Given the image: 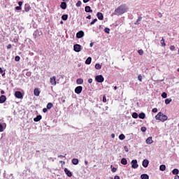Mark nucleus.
I'll return each mask as SVG.
<instances>
[{
  "mask_svg": "<svg viewBox=\"0 0 179 179\" xmlns=\"http://www.w3.org/2000/svg\"><path fill=\"white\" fill-rule=\"evenodd\" d=\"M145 142L148 145H151V143H153V139L152 138V137H148L146 139Z\"/></svg>",
  "mask_w": 179,
  "mask_h": 179,
  "instance_id": "17",
  "label": "nucleus"
},
{
  "mask_svg": "<svg viewBox=\"0 0 179 179\" xmlns=\"http://www.w3.org/2000/svg\"><path fill=\"white\" fill-rule=\"evenodd\" d=\"M96 82H98V83H103L104 82V77H103L102 75H99L95 77Z\"/></svg>",
  "mask_w": 179,
  "mask_h": 179,
  "instance_id": "3",
  "label": "nucleus"
},
{
  "mask_svg": "<svg viewBox=\"0 0 179 179\" xmlns=\"http://www.w3.org/2000/svg\"><path fill=\"white\" fill-rule=\"evenodd\" d=\"M82 90H83V87L82 86L76 87L75 89V93L80 94L82 93Z\"/></svg>",
  "mask_w": 179,
  "mask_h": 179,
  "instance_id": "7",
  "label": "nucleus"
},
{
  "mask_svg": "<svg viewBox=\"0 0 179 179\" xmlns=\"http://www.w3.org/2000/svg\"><path fill=\"white\" fill-rule=\"evenodd\" d=\"M18 5H19V6L22 7V5H23V2L22 1H19Z\"/></svg>",
  "mask_w": 179,
  "mask_h": 179,
  "instance_id": "53",
  "label": "nucleus"
},
{
  "mask_svg": "<svg viewBox=\"0 0 179 179\" xmlns=\"http://www.w3.org/2000/svg\"><path fill=\"white\" fill-rule=\"evenodd\" d=\"M96 16H97L99 20H103V19H104V16L103 15L102 13L98 12L96 13Z\"/></svg>",
  "mask_w": 179,
  "mask_h": 179,
  "instance_id": "11",
  "label": "nucleus"
},
{
  "mask_svg": "<svg viewBox=\"0 0 179 179\" xmlns=\"http://www.w3.org/2000/svg\"><path fill=\"white\" fill-rule=\"evenodd\" d=\"M77 85H82L83 83V80L82 78H78L76 80Z\"/></svg>",
  "mask_w": 179,
  "mask_h": 179,
  "instance_id": "24",
  "label": "nucleus"
},
{
  "mask_svg": "<svg viewBox=\"0 0 179 179\" xmlns=\"http://www.w3.org/2000/svg\"><path fill=\"white\" fill-rule=\"evenodd\" d=\"M170 50H171V51H174V50H176V46H174V45H171Z\"/></svg>",
  "mask_w": 179,
  "mask_h": 179,
  "instance_id": "45",
  "label": "nucleus"
},
{
  "mask_svg": "<svg viewBox=\"0 0 179 179\" xmlns=\"http://www.w3.org/2000/svg\"><path fill=\"white\" fill-rule=\"evenodd\" d=\"M31 9V7L29 4L26 3L24 5V12H29Z\"/></svg>",
  "mask_w": 179,
  "mask_h": 179,
  "instance_id": "14",
  "label": "nucleus"
},
{
  "mask_svg": "<svg viewBox=\"0 0 179 179\" xmlns=\"http://www.w3.org/2000/svg\"><path fill=\"white\" fill-rule=\"evenodd\" d=\"M86 19H92V15H89L88 16L86 17Z\"/></svg>",
  "mask_w": 179,
  "mask_h": 179,
  "instance_id": "56",
  "label": "nucleus"
},
{
  "mask_svg": "<svg viewBox=\"0 0 179 179\" xmlns=\"http://www.w3.org/2000/svg\"><path fill=\"white\" fill-rule=\"evenodd\" d=\"M43 113H47L48 110H47V108H45L43 109Z\"/></svg>",
  "mask_w": 179,
  "mask_h": 179,
  "instance_id": "57",
  "label": "nucleus"
},
{
  "mask_svg": "<svg viewBox=\"0 0 179 179\" xmlns=\"http://www.w3.org/2000/svg\"><path fill=\"white\" fill-rule=\"evenodd\" d=\"M73 164H74L75 166H76L77 164H79V159H76V158H73L71 160Z\"/></svg>",
  "mask_w": 179,
  "mask_h": 179,
  "instance_id": "19",
  "label": "nucleus"
},
{
  "mask_svg": "<svg viewBox=\"0 0 179 179\" xmlns=\"http://www.w3.org/2000/svg\"><path fill=\"white\" fill-rule=\"evenodd\" d=\"M104 31L107 33V34H110V28H105Z\"/></svg>",
  "mask_w": 179,
  "mask_h": 179,
  "instance_id": "38",
  "label": "nucleus"
},
{
  "mask_svg": "<svg viewBox=\"0 0 179 179\" xmlns=\"http://www.w3.org/2000/svg\"><path fill=\"white\" fill-rule=\"evenodd\" d=\"M85 64L87 65H90V64H92V57H88L85 61Z\"/></svg>",
  "mask_w": 179,
  "mask_h": 179,
  "instance_id": "23",
  "label": "nucleus"
},
{
  "mask_svg": "<svg viewBox=\"0 0 179 179\" xmlns=\"http://www.w3.org/2000/svg\"><path fill=\"white\" fill-rule=\"evenodd\" d=\"M138 52L139 55H143V50L142 49L138 50Z\"/></svg>",
  "mask_w": 179,
  "mask_h": 179,
  "instance_id": "42",
  "label": "nucleus"
},
{
  "mask_svg": "<svg viewBox=\"0 0 179 179\" xmlns=\"http://www.w3.org/2000/svg\"><path fill=\"white\" fill-rule=\"evenodd\" d=\"M93 43H91L90 44V47H93Z\"/></svg>",
  "mask_w": 179,
  "mask_h": 179,
  "instance_id": "63",
  "label": "nucleus"
},
{
  "mask_svg": "<svg viewBox=\"0 0 179 179\" xmlns=\"http://www.w3.org/2000/svg\"><path fill=\"white\" fill-rule=\"evenodd\" d=\"M161 45H162V47H166V43L164 42V38H163L161 40Z\"/></svg>",
  "mask_w": 179,
  "mask_h": 179,
  "instance_id": "34",
  "label": "nucleus"
},
{
  "mask_svg": "<svg viewBox=\"0 0 179 179\" xmlns=\"http://www.w3.org/2000/svg\"><path fill=\"white\" fill-rule=\"evenodd\" d=\"M124 150H125V152H129V149H128V147H127V146H124Z\"/></svg>",
  "mask_w": 179,
  "mask_h": 179,
  "instance_id": "55",
  "label": "nucleus"
},
{
  "mask_svg": "<svg viewBox=\"0 0 179 179\" xmlns=\"http://www.w3.org/2000/svg\"><path fill=\"white\" fill-rule=\"evenodd\" d=\"M178 173H179V171H178V169H173V170L172 171V173H173L174 176H177V174H178Z\"/></svg>",
  "mask_w": 179,
  "mask_h": 179,
  "instance_id": "27",
  "label": "nucleus"
},
{
  "mask_svg": "<svg viewBox=\"0 0 179 179\" xmlns=\"http://www.w3.org/2000/svg\"><path fill=\"white\" fill-rule=\"evenodd\" d=\"M141 179H149V176L148 174H142L141 176Z\"/></svg>",
  "mask_w": 179,
  "mask_h": 179,
  "instance_id": "25",
  "label": "nucleus"
},
{
  "mask_svg": "<svg viewBox=\"0 0 179 179\" xmlns=\"http://www.w3.org/2000/svg\"><path fill=\"white\" fill-rule=\"evenodd\" d=\"M34 96H40V90H38V88H35L34 90Z\"/></svg>",
  "mask_w": 179,
  "mask_h": 179,
  "instance_id": "16",
  "label": "nucleus"
},
{
  "mask_svg": "<svg viewBox=\"0 0 179 179\" xmlns=\"http://www.w3.org/2000/svg\"><path fill=\"white\" fill-rule=\"evenodd\" d=\"M50 83L52 86H55L57 85V78L55 76H52L50 79Z\"/></svg>",
  "mask_w": 179,
  "mask_h": 179,
  "instance_id": "6",
  "label": "nucleus"
},
{
  "mask_svg": "<svg viewBox=\"0 0 179 179\" xmlns=\"http://www.w3.org/2000/svg\"><path fill=\"white\" fill-rule=\"evenodd\" d=\"M1 94H5V91L1 90Z\"/></svg>",
  "mask_w": 179,
  "mask_h": 179,
  "instance_id": "62",
  "label": "nucleus"
},
{
  "mask_svg": "<svg viewBox=\"0 0 179 179\" xmlns=\"http://www.w3.org/2000/svg\"><path fill=\"white\" fill-rule=\"evenodd\" d=\"M115 171H117V168H114V167H113V168L112 169V172H113V173H115Z\"/></svg>",
  "mask_w": 179,
  "mask_h": 179,
  "instance_id": "51",
  "label": "nucleus"
},
{
  "mask_svg": "<svg viewBox=\"0 0 179 179\" xmlns=\"http://www.w3.org/2000/svg\"><path fill=\"white\" fill-rule=\"evenodd\" d=\"M174 179H179V176L178 175H176L174 178Z\"/></svg>",
  "mask_w": 179,
  "mask_h": 179,
  "instance_id": "61",
  "label": "nucleus"
},
{
  "mask_svg": "<svg viewBox=\"0 0 179 179\" xmlns=\"http://www.w3.org/2000/svg\"><path fill=\"white\" fill-rule=\"evenodd\" d=\"M42 117L41 115H37L35 118H34V121L35 122H38V121H40L41 120Z\"/></svg>",
  "mask_w": 179,
  "mask_h": 179,
  "instance_id": "20",
  "label": "nucleus"
},
{
  "mask_svg": "<svg viewBox=\"0 0 179 179\" xmlns=\"http://www.w3.org/2000/svg\"><path fill=\"white\" fill-rule=\"evenodd\" d=\"M142 20V17H138V18L137 19L136 22L134 23V24H139V22H141Z\"/></svg>",
  "mask_w": 179,
  "mask_h": 179,
  "instance_id": "31",
  "label": "nucleus"
},
{
  "mask_svg": "<svg viewBox=\"0 0 179 179\" xmlns=\"http://www.w3.org/2000/svg\"><path fill=\"white\" fill-rule=\"evenodd\" d=\"M0 132H3V126L2 124H0Z\"/></svg>",
  "mask_w": 179,
  "mask_h": 179,
  "instance_id": "43",
  "label": "nucleus"
},
{
  "mask_svg": "<svg viewBox=\"0 0 179 179\" xmlns=\"http://www.w3.org/2000/svg\"><path fill=\"white\" fill-rule=\"evenodd\" d=\"M62 20H68V15L65 14L62 16Z\"/></svg>",
  "mask_w": 179,
  "mask_h": 179,
  "instance_id": "32",
  "label": "nucleus"
},
{
  "mask_svg": "<svg viewBox=\"0 0 179 179\" xmlns=\"http://www.w3.org/2000/svg\"><path fill=\"white\" fill-rule=\"evenodd\" d=\"M152 113H157V108H154L152 109Z\"/></svg>",
  "mask_w": 179,
  "mask_h": 179,
  "instance_id": "49",
  "label": "nucleus"
},
{
  "mask_svg": "<svg viewBox=\"0 0 179 179\" xmlns=\"http://www.w3.org/2000/svg\"><path fill=\"white\" fill-rule=\"evenodd\" d=\"M96 22H97V18L94 19L91 22H90V26H93V24H94V23H96Z\"/></svg>",
  "mask_w": 179,
  "mask_h": 179,
  "instance_id": "36",
  "label": "nucleus"
},
{
  "mask_svg": "<svg viewBox=\"0 0 179 179\" xmlns=\"http://www.w3.org/2000/svg\"><path fill=\"white\" fill-rule=\"evenodd\" d=\"M141 131L142 132H146V127H142L141 128Z\"/></svg>",
  "mask_w": 179,
  "mask_h": 179,
  "instance_id": "41",
  "label": "nucleus"
},
{
  "mask_svg": "<svg viewBox=\"0 0 179 179\" xmlns=\"http://www.w3.org/2000/svg\"><path fill=\"white\" fill-rule=\"evenodd\" d=\"M15 10H22V7H20V6H16Z\"/></svg>",
  "mask_w": 179,
  "mask_h": 179,
  "instance_id": "46",
  "label": "nucleus"
},
{
  "mask_svg": "<svg viewBox=\"0 0 179 179\" xmlns=\"http://www.w3.org/2000/svg\"><path fill=\"white\" fill-rule=\"evenodd\" d=\"M15 61H16V62H19V61H20V56H16L15 57Z\"/></svg>",
  "mask_w": 179,
  "mask_h": 179,
  "instance_id": "39",
  "label": "nucleus"
},
{
  "mask_svg": "<svg viewBox=\"0 0 179 179\" xmlns=\"http://www.w3.org/2000/svg\"><path fill=\"white\" fill-rule=\"evenodd\" d=\"M85 12H87V13H93V10H92V8H90V6H85Z\"/></svg>",
  "mask_w": 179,
  "mask_h": 179,
  "instance_id": "12",
  "label": "nucleus"
},
{
  "mask_svg": "<svg viewBox=\"0 0 179 179\" xmlns=\"http://www.w3.org/2000/svg\"><path fill=\"white\" fill-rule=\"evenodd\" d=\"M93 83V79L90 78L88 79V83Z\"/></svg>",
  "mask_w": 179,
  "mask_h": 179,
  "instance_id": "52",
  "label": "nucleus"
},
{
  "mask_svg": "<svg viewBox=\"0 0 179 179\" xmlns=\"http://www.w3.org/2000/svg\"><path fill=\"white\" fill-rule=\"evenodd\" d=\"M138 79L139 82H142V76H141V75H139V76H138Z\"/></svg>",
  "mask_w": 179,
  "mask_h": 179,
  "instance_id": "48",
  "label": "nucleus"
},
{
  "mask_svg": "<svg viewBox=\"0 0 179 179\" xmlns=\"http://www.w3.org/2000/svg\"><path fill=\"white\" fill-rule=\"evenodd\" d=\"M6 101V96L5 95H1L0 96V104H3Z\"/></svg>",
  "mask_w": 179,
  "mask_h": 179,
  "instance_id": "10",
  "label": "nucleus"
},
{
  "mask_svg": "<svg viewBox=\"0 0 179 179\" xmlns=\"http://www.w3.org/2000/svg\"><path fill=\"white\" fill-rule=\"evenodd\" d=\"M34 38H38V34H37V32L34 33Z\"/></svg>",
  "mask_w": 179,
  "mask_h": 179,
  "instance_id": "44",
  "label": "nucleus"
},
{
  "mask_svg": "<svg viewBox=\"0 0 179 179\" xmlns=\"http://www.w3.org/2000/svg\"><path fill=\"white\" fill-rule=\"evenodd\" d=\"M89 1H90V0H83V2H84V3H87V2H89Z\"/></svg>",
  "mask_w": 179,
  "mask_h": 179,
  "instance_id": "58",
  "label": "nucleus"
},
{
  "mask_svg": "<svg viewBox=\"0 0 179 179\" xmlns=\"http://www.w3.org/2000/svg\"><path fill=\"white\" fill-rule=\"evenodd\" d=\"M143 167H145V169H146V167H148V166H149V160L148 159H144L143 161Z\"/></svg>",
  "mask_w": 179,
  "mask_h": 179,
  "instance_id": "13",
  "label": "nucleus"
},
{
  "mask_svg": "<svg viewBox=\"0 0 179 179\" xmlns=\"http://www.w3.org/2000/svg\"><path fill=\"white\" fill-rule=\"evenodd\" d=\"M52 107H53L52 103H48L47 104V108H48V110H51V108H52Z\"/></svg>",
  "mask_w": 179,
  "mask_h": 179,
  "instance_id": "28",
  "label": "nucleus"
},
{
  "mask_svg": "<svg viewBox=\"0 0 179 179\" xmlns=\"http://www.w3.org/2000/svg\"><path fill=\"white\" fill-rule=\"evenodd\" d=\"M103 103H107V98H106V96H103Z\"/></svg>",
  "mask_w": 179,
  "mask_h": 179,
  "instance_id": "47",
  "label": "nucleus"
},
{
  "mask_svg": "<svg viewBox=\"0 0 179 179\" xmlns=\"http://www.w3.org/2000/svg\"><path fill=\"white\" fill-rule=\"evenodd\" d=\"M64 173L66 174L68 177H71L72 176V172H71L68 169H64Z\"/></svg>",
  "mask_w": 179,
  "mask_h": 179,
  "instance_id": "15",
  "label": "nucleus"
},
{
  "mask_svg": "<svg viewBox=\"0 0 179 179\" xmlns=\"http://www.w3.org/2000/svg\"><path fill=\"white\" fill-rule=\"evenodd\" d=\"M162 99H167V93L163 92V93L162 94Z\"/></svg>",
  "mask_w": 179,
  "mask_h": 179,
  "instance_id": "35",
  "label": "nucleus"
},
{
  "mask_svg": "<svg viewBox=\"0 0 179 179\" xmlns=\"http://www.w3.org/2000/svg\"><path fill=\"white\" fill-rule=\"evenodd\" d=\"M114 179H120V177H119L118 176H115L114 177Z\"/></svg>",
  "mask_w": 179,
  "mask_h": 179,
  "instance_id": "60",
  "label": "nucleus"
},
{
  "mask_svg": "<svg viewBox=\"0 0 179 179\" xmlns=\"http://www.w3.org/2000/svg\"><path fill=\"white\" fill-rule=\"evenodd\" d=\"M10 48H12V45L8 44V45H7V49H8V50H10Z\"/></svg>",
  "mask_w": 179,
  "mask_h": 179,
  "instance_id": "50",
  "label": "nucleus"
},
{
  "mask_svg": "<svg viewBox=\"0 0 179 179\" xmlns=\"http://www.w3.org/2000/svg\"><path fill=\"white\" fill-rule=\"evenodd\" d=\"M132 117H133V118H138V113H136L135 112L133 113Z\"/></svg>",
  "mask_w": 179,
  "mask_h": 179,
  "instance_id": "37",
  "label": "nucleus"
},
{
  "mask_svg": "<svg viewBox=\"0 0 179 179\" xmlns=\"http://www.w3.org/2000/svg\"><path fill=\"white\" fill-rule=\"evenodd\" d=\"M60 8L63 10L66 9V3L65 2H62L60 4Z\"/></svg>",
  "mask_w": 179,
  "mask_h": 179,
  "instance_id": "21",
  "label": "nucleus"
},
{
  "mask_svg": "<svg viewBox=\"0 0 179 179\" xmlns=\"http://www.w3.org/2000/svg\"><path fill=\"white\" fill-rule=\"evenodd\" d=\"M73 50L76 52H80L82 51V46L79 44H76L73 45Z\"/></svg>",
  "mask_w": 179,
  "mask_h": 179,
  "instance_id": "4",
  "label": "nucleus"
},
{
  "mask_svg": "<svg viewBox=\"0 0 179 179\" xmlns=\"http://www.w3.org/2000/svg\"><path fill=\"white\" fill-rule=\"evenodd\" d=\"M119 139H120V141H124V139H125V135L124 134H120L119 136Z\"/></svg>",
  "mask_w": 179,
  "mask_h": 179,
  "instance_id": "33",
  "label": "nucleus"
},
{
  "mask_svg": "<svg viewBox=\"0 0 179 179\" xmlns=\"http://www.w3.org/2000/svg\"><path fill=\"white\" fill-rule=\"evenodd\" d=\"M0 73H3V70L0 67Z\"/></svg>",
  "mask_w": 179,
  "mask_h": 179,
  "instance_id": "59",
  "label": "nucleus"
},
{
  "mask_svg": "<svg viewBox=\"0 0 179 179\" xmlns=\"http://www.w3.org/2000/svg\"><path fill=\"white\" fill-rule=\"evenodd\" d=\"M167 115L163 114L162 112H159L157 113V115L155 116V120L158 121H162V122H164V121H167L168 120Z\"/></svg>",
  "mask_w": 179,
  "mask_h": 179,
  "instance_id": "2",
  "label": "nucleus"
},
{
  "mask_svg": "<svg viewBox=\"0 0 179 179\" xmlns=\"http://www.w3.org/2000/svg\"><path fill=\"white\" fill-rule=\"evenodd\" d=\"M127 10L128 8H127V6H125V5H121L115 10V13L117 15H124V13H125Z\"/></svg>",
  "mask_w": 179,
  "mask_h": 179,
  "instance_id": "1",
  "label": "nucleus"
},
{
  "mask_svg": "<svg viewBox=\"0 0 179 179\" xmlns=\"http://www.w3.org/2000/svg\"><path fill=\"white\" fill-rule=\"evenodd\" d=\"M15 96L17 99H23V94L20 91H17L15 92Z\"/></svg>",
  "mask_w": 179,
  "mask_h": 179,
  "instance_id": "8",
  "label": "nucleus"
},
{
  "mask_svg": "<svg viewBox=\"0 0 179 179\" xmlns=\"http://www.w3.org/2000/svg\"><path fill=\"white\" fill-rule=\"evenodd\" d=\"M171 101H173V99H171V98L166 99H165V104H166V105L170 104V103H171Z\"/></svg>",
  "mask_w": 179,
  "mask_h": 179,
  "instance_id": "26",
  "label": "nucleus"
},
{
  "mask_svg": "<svg viewBox=\"0 0 179 179\" xmlns=\"http://www.w3.org/2000/svg\"><path fill=\"white\" fill-rule=\"evenodd\" d=\"M145 117H146V115H145L144 113H141L138 115V118H140L141 120H145Z\"/></svg>",
  "mask_w": 179,
  "mask_h": 179,
  "instance_id": "22",
  "label": "nucleus"
},
{
  "mask_svg": "<svg viewBox=\"0 0 179 179\" xmlns=\"http://www.w3.org/2000/svg\"><path fill=\"white\" fill-rule=\"evenodd\" d=\"M159 170L161 171H164L165 170H166V165H161L160 166H159Z\"/></svg>",
  "mask_w": 179,
  "mask_h": 179,
  "instance_id": "29",
  "label": "nucleus"
},
{
  "mask_svg": "<svg viewBox=\"0 0 179 179\" xmlns=\"http://www.w3.org/2000/svg\"><path fill=\"white\" fill-rule=\"evenodd\" d=\"M95 69H101V64L97 63L95 64Z\"/></svg>",
  "mask_w": 179,
  "mask_h": 179,
  "instance_id": "30",
  "label": "nucleus"
},
{
  "mask_svg": "<svg viewBox=\"0 0 179 179\" xmlns=\"http://www.w3.org/2000/svg\"><path fill=\"white\" fill-rule=\"evenodd\" d=\"M17 41H19V40L17 39V38H15L13 39V42L14 43H17Z\"/></svg>",
  "mask_w": 179,
  "mask_h": 179,
  "instance_id": "54",
  "label": "nucleus"
},
{
  "mask_svg": "<svg viewBox=\"0 0 179 179\" xmlns=\"http://www.w3.org/2000/svg\"><path fill=\"white\" fill-rule=\"evenodd\" d=\"M81 5H82V1H78L77 2V3H76V6H77L78 8H79V6H81Z\"/></svg>",
  "mask_w": 179,
  "mask_h": 179,
  "instance_id": "40",
  "label": "nucleus"
},
{
  "mask_svg": "<svg viewBox=\"0 0 179 179\" xmlns=\"http://www.w3.org/2000/svg\"><path fill=\"white\" fill-rule=\"evenodd\" d=\"M120 162L121 164H123L124 166H127V164H128V161L125 158H122Z\"/></svg>",
  "mask_w": 179,
  "mask_h": 179,
  "instance_id": "18",
  "label": "nucleus"
},
{
  "mask_svg": "<svg viewBox=\"0 0 179 179\" xmlns=\"http://www.w3.org/2000/svg\"><path fill=\"white\" fill-rule=\"evenodd\" d=\"M132 169H138L139 165L138 164V161L136 159H133L131 162Z\"/></svg>",
  "mask_w": 179,
  "mask_h": 179,
  "instance_id": "5",
  "label": "nucleus"
},
{
  "mask_svg": "<svg viewBox=\"0 0 179 179\" xmlns=\"http://www.w3.org/2000/svg\"><path fill=\"white\" fill-rule=\"evenodd\" d=\"M85 36V32L83 31H80L76 34L77 38H82Z\"/></svg>",
  "mask_w": 179,
  "mask_h": 179,
  "instance_id": "9",
  "label": "nucleus"
},
{
  "mask_svg": "<svg viewBox=\"0 0 179 179\" xmlns=\"http://www.w3.org/2000/svg\"><path fill=\"white\" fill-rule=\"evenodd\" d=\"M58 157H65L64 155H59Z\"/></svg>",
  "mask_w": 179,
  "mask_h": 179,
  "instance_id": "64",
  "label": "nucleus"
}]
</instances>
